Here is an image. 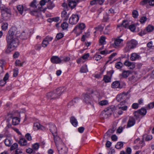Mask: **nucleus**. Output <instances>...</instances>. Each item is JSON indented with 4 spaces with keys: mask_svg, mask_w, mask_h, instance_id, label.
I'll return each instance as SVG.
<instances>
[{
    "mask_svg": "<svg viewBox=\"0 0 154 154\" xmlns=\"http://www.w3.org/2000/svg\"><path fill=\"white\" fill-rule=\"evenodd\" d=\"M26 137L28 140H32V137L30 134L29 133H27L26 136Z\"/></svg>",
    "mask_w": 154,
    "mask_h": 154,
    "instance_id": "nucleus-62",
    "label": "nucleus"
},
{
    "mask_svg": "<svg viewBox=\"0 0 154 154\" xmlns=\"http://www.w3.org/2000/svg\"><path fill=\"white\" fill-rule=\"evenodd\" d=\"M22 151L19 149H17L15 151V154H22Z\"/></svg>",
    "mask_w": 154,
    "mask_h": 154,
    "instance_id": "nucleus-64",
    "label": "nucleus"
},
{
    "mask_svg": "<svg viewBox=\"0 0 154 154\" xmlns=\"http://www.w3.org/2000/svg\"><path fill=\"white\" fill-rule=\"evenodd\" d=\"M49 127L50 131L52 133L53 135L57 134V128L54 124L52 123H49Z\"/></svg>",
    "mask_w": 154,
    "mask_h": 154,
    "instance_id": "nucleus-11",
    "label": "nucleus"
},
{
    "mask_svg": "<svg viewBox=\"0 0 154 154\" xmlns=\"http://www.w3.org/2000/svg\"><path fill=\"white\" fill-rule=\"evenodd\" d=\"M19 143L22 146H26L27 144V141L25 139L22 138L20 140Z\"/></svg>",
    "mask_w": 154,
    "mask_h": 154,
    "instance_id": "nucleus-28",
    "label": "nucleus"
},
{
    "mask_svg": "<svg viewBox=\"0 0 154 154\" xmlns=\"http://www.w3.org/2000/svg\"><path fill=\"white\" fill-rule=\"evenodd\" d=\"M137 44V41L134 39H132L127 43V45L129 49H131L136 47Z\"/></svg>",
    "mask_w": 154,
    "mask_h": 154,
    "instance_id": "nucleus-9",
    "label": "nucleus"
},
{
    "mask_svg": "<svg viewBox=\"0 0 154 154\" xmlns=\"http://www.w3.org/2000/svg\"><path fill=\"white\" fill-rule=\"evenodd\" d=\"M5 63V60H0V67H3V66Z\"/></svg>",
    "mask_w": 154,
    "mask_h": 154,
    "instance_id": "nucleus-60",
    "label": "nucleus"
},
{
    "mask_svg": "<svg viewBox=\"0 0 154 154\" xmlns=\"http://www.w3.org/2000/svg\"><path fill=\"white\" fill-rule=\"evenodd\" d=\"M128 94V93H123L122 94H121L117 95L116 97V99L118 102L122 101L125 102L127 98V95Z\"/></svg>",
    "mask_w": 154,
    "mask_h": 154,
    "instance_id": "nucleus-6",
    "label": "nucleus"
},
{
    "mask_svg": "<svg viewBox=\"0 0 154 154\" xmlns=\"http://www.w3.org/2000/svg\"><path fill=\"white\" fill-rule=\"evenodd\" d=\"M70 121L72 125L75 127L77 126L78 122L77 119L74 117H72L70 119Z\"/></svg>",
    "mask_w": 154,
    "mask_h": 154,
    "instance_id": "nucleus-22",
    "label": "nucleus"
},
{
    "mask_svg": "<svg viewBox=\"0 0 154 154\" xmlns=\"http://www.w3.org/2000/svg\"><path fill=\"white\" fill-rule=\"evenodd\" d=\"M55 6V5L53 2H49L48 5L47 7L49 9H51Z\"/></svg>",
    "mask_w": 154,
    "mask_h": 154,
    "instance_id": "nucleus-33",
    "label": "nucleus"
},
{
    "mask_svg": "<svg viewBox=\"0 0 154 154\" xmlns=\"http://www.w3.org/2000/svg\"><path fill=\"white\" fill-rule=\"evenodd\" d=\"M113 72V71L111 70L107 75H104L103 80L105 82H108L111 81V76Z\"/></svg>",
    "mask_w": 154,
    "mask_h": 154,
    "instance_id": "nucleus-10",
    "label": "nucleus"
},
{
    "mask_svg": "<svg viewBox=\"0 0 154 154\" xmlns=\"http://www.w3.org/2000/svg\"><path fill=\"white\" fill-rule=\"evenodd\" d=\"M64 35L62 33H57L56 36V38L57 40H59L62 38L63 37Z\"/></svg>",
    "mask_w": 154,
    "mask_h": 154,
    "instance_id": "nucleus-43",
    "label": "nucleus"
},
{
    "mask_svg": "<svg viewBox=\"0 0 154 154\" xmlns=\"http://www.w3.org/2000/svg\"><path fill=\"white\" fill-rule=\"evenodd\" d=\"M101 56L100 55H96L94 57V58H95V60L97 61L99 60L101 58Z\"/></svg>",
    "mask_w": 154,
    "mask_h": 154,
    "instance_id": "nucleus-61",
    "label": "nucleus"
},
{
    "mask_svg": "<svg viewBox=\"0 0 154 154\" xmlns=\"http://www.w3.org/2000/svg\"><path fill=\"white\" fill-rule=\"evenodd\" d=\"M129 28L131 31L132 32L134 31L136 29L135 26L134 24L130 25L129 26Z\"/></svg>",
    "mask_w": 154,
    "mask_h": 154,
    "instance_id": "nucleus-50",
    "label": "nucleus"
},
{
    "mask_svg": "<svg viewBox=\"0 0 154 154\" xmlns=\"http://www.w3.org/2000/svg\"><path fill=\"white\" fill-rule=\"evenodd\" d=\"M39 147V144L38 143H36L32 145V148L33 149L37 150L38 149Z\"/></svg>",
    "mask_w": 154,
    "mask_h": 154,
    "instance_id": "nucleus-57",
    "label": "nucleus"
},
{
    "mask_svg": "<svg viewBox=\"0 0 154 154\" xmlns=\"http://www.w3.org/2000/svg\"><path fill=\"white\" fill-rule=\"evenodd\" d=\"M57 147L59 154H67L68 149L64 144Z\"/></svg>",
    "mask_w": 154,
    "mask_h": 154,
    "instance_id": "nucleus-7",
    "label": "nucleus"
},
{
    "mask_svg": "<svg viewBox=\"0 0 154 154\" xmlns=\"http://www.w3.org/2000/svg\"><path fill=\"white\" fill-rule=\"evenodd\" d=\"M17 8L19 13H20L21 14H22L23 11V6L21 5H18L17 7Z\"/></svg>",
    "mask_w": 154,
    "mask_h": 154,
    "instance_id": "nucleus-29",
    "label": "nucleus"
},
{
    "mask_svg": "<svg viewBox=\"0 0 154 154\" xmlns=\"http://www.w3.org/2000/svg\"><path fill=\"white\" fill-rule=\"evenodd\" d=\"M143 139H145L146 141H148L152 139V137L151 135L145 134L143 135Z\"/></svg>",
    "mask_w": 154,
    "mask_h": 154,
    "instance_id": "nucleus-27",
    "label": "nucleus"
},
{
    "mask_svg": "<svg viewBox=\"0 0 154 154\" xmlns=\"http://www.w3.org/2000/svg\"><path fill=\"white\" fill-rule=\"evenodd\" d=\"M109 116L107 114L105 111L103 110L100 115V117L103 119L107 118Z\"/></svg>",
    "mask_w": 154,
    "mask_h": 154,
    "instance_id": "nucleus-26",
    "label": "nucleus"
},
{
    "mask_svg": "<svg viewBox=\"0 0 154 154\" xmlns=\"http://www.w3.org/2000/svg\"><path fill=\"white\" fill-rule=\"evenodd\" d=\"M27 36V34H26L25 32L24 31L21 34L20 37L22 39H26Z\"/></svg>",
    "mask_w": 154,
    "mask_h": 154,
    "instance_id": "nucleus-48",
    "label": "nucleus"
},
{
    "mask_svg": "<svg viewBox=\"0 0 154 154\" xmlns=\"http://www.w3.org/2000/svg\"><path fill=\"white\" fill-rule=\"evenodd\" d=\"M40 124L38 122L35 123L34 124V128L35 129H40Z\"/></svg>",
    "mask_w": 154,
    "mask_h": 154,
    "instance_id": "nucleus-45",
    "label": "nucleus"
},
{
    "mask_svg": "<svg viewBox=\"0 0 154 154\" xmlns=\"http://www.w3.org/2000/svg\"><path fill=\"white\" fill-rule=\"evenodd\" d=\"M129 26L128 21L124 20L123 21L122 24L118 25L117 27H119L121 26H123L126 28L129 27Z\"/></svg>",
    "mask_w": 154,
    "mask_h": 154,
    "instance_id": "nucleus-19",
    "label": "nucleus"
},
{
    "mask_svg": "<svg viewBox=\"0 0 154 154\" xmlns=\"http://www.w3.org/2000/svg\"><path fill=\"white\" fill-rule=\"evenodd\" d=\"M135 123V120L133 117H130L127 123V128H129L133 126Z\"/></svg>",
    "mask_w": 154,
    "mask_h": 154,
    "instance_id": "nucleus-15",
    "label": "nucleus"
},
{
    "mask_svg": "<svg viewBox=\"0 0 154 154\" xmlns=\"http://www.w3.org/2000/svg\"><path fill=\"white\" fill-rule=\"evenodd\" d=\"M139 113L140 115L144 116L146 113V110L145 109L141 108L140 109L138 110Z\"/></svg>",
    "mask_w": 154,
    "mask_h": 154,
    "instance_id": "nucleus-31",
    "label": "nucleus"
},
{
    "mask_svg": "<svg viewBox=\"0 0 154 154\" xmlns=\"http://www.w3.org/2000/svg\"><path fill=\"white\" fill-rule=\"evenodd\" d=\"M112 40L114 41V42L112 44V45L115 48L120 47L123 41V39L120 38V37L116 38H113Z\"/></svg>",
    "mask_w": 154,
    "mask_h": 154,
    "instance_id": "nucleus-4",
    "label": "nucleus"
},
{
    "mask_svg": "<svg viewBox=\"0 0 154 154\" xmlns=\"http://www.w3.org/2000/svg\"><path fill=\"white\" fill-rule=\"evenodd\" d=\"M68 25L66 22H63L61 25V27L63 29H66L68 27Z\"/></svg>",
    "mask_w": 154,
    "mask_h": 154,
    "instance_id": "nucleus-40",
    "label": "nucleus"
},
{
    "mask_svg": "<svg viewBox=\"0 0 154 154\" xmlns=\"http://www.w3.org/2000/svg\"><path fill=\"white\" fill-rule=\"evenodd\" d=\"M125 102L122 101L118 105V107L119 109H121L123 111H125L127 110L128 106H126L123 105L125 103Z\"/></svg>",
    "mask_w": 154,
    "mask_h": 154,
    "instance_id": "nucleus-18",
    "label": "nucleus"
},
{
    "mask_svg": "<svg viewBox=\"0 0 154 154\" xmlns=\"http://www.w3.org/2000/svg\"><path fill=\"white\" fill-rule=\"evenodd\" d=\"M134 116L136 117V118L137 119L139 118L140 115L139 113V110H138L137 111L134 112Z\"/></svg>",
    "mask_w": 154,
    "mask_h": 154,
    "instance_id": "nucleus-56",
    "label": "nucleus"
},
{
    "mask_svg": "<svg viewBox=\"0 0 154 154\" xmlns=\"http://www.w3.org/2000/svg\"><path fill=\"white\" fill-rule=\"evenodd\" d=\"M65 87H61L57 88L53 91L50 92L47 94V97L50 99L55 100L58 99L61 95L66 91Z\"/></svg>",
    "mask_w": 154,
    "mask_h": 154,
    "instance_id": "nucleus-2",
    "label": "nucleus"
},
{
    "mask_svg": "<svg viewBox=\"0 0 154 154\" xmlns=\"http://www.w3.org/2000/svg\"><path fill=\"white\" fill-rule=\"evenodd\" d=\"M53 135L54 142L57 147L64 144L60 137L57 135V133L54 134Z\"/></svg>",
    "mask_w": 154,
    "mask_h": 154,
    "instance_id": "nucleus-8",
    "label": "nucleus"
},
{
    "mask_svg": "<svg viewBox=\"0 0 154 154\" xmlns=\"http://www.w3.org/2000/svg\"><path fill=\"white\" fill-rule=\"evenodd\" d=\"M115 109V106H111L110 107H108L106 108L104 110V111L108 114L109 116H110L112 113L113 111Z\"/></svg>",
    "mask_w": 154,
    "mask_h": 154,
    "instance_id": "nucleus-14",
    "label": "nucleus"
},
{
    "mask_svg": "<svg viewBox=\"0 0 154 154\" xmlns=\"http://www.w3.org/2000/svg\"><path fill=\"white\" fill-rule=\"evenodd\" d=\"M124 64L125 65L129 67L130 69H132L135 67V65L134 63L128 60H126Z\"/></svg>",
    "mask_w": 154,
    "mask_h": 154,
    "instance_id": "nucleus-16",
    "label": "nucleus"
},
{
    "mask_svg": "<svg viewBox=\"0 0 154 154\" xmlns=\"http://www.w3.org/2000/svg\"><path fill=\"white\" fill-rule=\"evenodd\" d=\"M104 28L101 25H99L98 26L94 28V29L96 30H100V31H102Z\"/></svg>",
    "mask_w": 154,
    "mask_h": 154,
    "instance_id": "nucleus-53",
    "label": "nucleus"
},
{
    "mask_svg": "<svg viewBox=\"0 0 154 154\" xmlns=\"http://www.w3.org/2000/svg\"><path fill=\"white\" fill-rule=\"evenodd\" d=\"M31 14L32 15H35L37 17H39L41 15V12L40 10H32L30 11Z\"/></svg>",
    "mask_w": 154,
    "mask_h": 154,
    "instance_id": "nucleus-20",
    "label": "nucleus"
},
{
    "mask_svg": "<svg viewBox=\"0 0 154 154\" xmlns=\"http://www.w3.org/2000/svg\"><path fill=\"white\" fill-rule=\"evenodd\" d=\"M85 24L84 23H81L79 25V26H76L73 29V31L75 32L77 29L80 30H83L85 28Z\"/></svg>",
    "mask_w": 154,
    "mask_h": 154,
    "instance_id": "nucleus-25",
    "label": "nucleus"
},
{
    "mask_svg": "<svg viewBox=\"0 0 154 154\" xmlns=\"http://www.w3.org/2000/svg\"><path fill=\"white\" fill-rule=\"evenodd\" d=\"M4 143L6 146H10L12 143L11 140L7 139L5 140Z\"/></svg>",
    "mask_w": 154,
    "mask_h": 154,
    "instance_id": "nucleus-35",
    "label": "nucleus"
},
{
    "mask_svg": "<svg viewBox=\"0 0 154 154\" xmlns=\"http://www.w3.org/2000/svg\"><path fill=\"white\" fill-rule=\"evenodd\" d=\"M109 25H108L105 28V30L104 32V33L105 34H107L109 32Z\"/></svg>",
    "mask_w": 154,
    "mask_h": 154,
    "instance_id": "nucleus-59",
    "label": "nucleus"
},
{
    "mask_svg": "<svg viewBox=\"0 0 154 154\" xmlns=\"http://www.w3.org/2000/svg\"><path fill=\"white\" fill-rule=\"evenodd\" d=\"M131 72L129 70H123L122 74H120L122 78H127Z\"/></svg>",
    "mask_w": 154,
    "mask_h": 154,
    "instance_id": "nucleus-17",
    "label": "nucleus"
},
{
    "mask_svg": "<svg viewBox=\"0 0 154 154\" xmlns=\"http://www.w3.org/2000/svg\"><path fill=\"white\" fill-rule=\"evenodd\" d=\"M18 144L17 143H14L11 147V150H13L15 149H16L18 147Z\"/></svg>",
    "mask_w": 154,
    "mask_h": 154,
    "instance_id": "nucleus-44",
    "label": "nucleus"
},
{
    "mask_svg": "<svg viewBox=\"0 0 154 154\" xmlns=\"http://www.w3.org/2000/svg\"><path fill=\"white\" fill-rule=\"evenodd\" d=\"M123 145V142H118L115 146V147L117 149H120L122 147Z\"/></svg>",
    "mask_w": 154,
    "mask_h": 154,
    "instance_id": "nucleus-32",
    "label": "nucleus"
},
{
    "mask_svg": "<svg viewBox=\"0 0 154 154\" xmlns=\"http://www.w3.org/2000/svg\"><path fill=\"white\" fill-rule=\"evenodd\" d=\"M111 86L113 88H120V83L119 81H116L113 82Z\"/></svg>",
    "mask_w": 154,
    "mask_h": 154,
    "instance_id": "nucleus-24",
    "label": "nucleus"
},
{
    "mask_svg": "<svg viewBox=\"0 0 154 154\" xmlns=\"http://www.w3.org/2000/svg\"><path fill=\"white\" fill-rule=\"evenodd\" d=\"M23 62L22 63L20 60H17L15 62V65L16 66H23Z\"/></svg>",
    "mask_w": 154,
    "mask_h": 154,
    "instance_id": "nucleus-39",
    "label": "nucleus"
},
{
    "mask_svg": "<svg viewBox=\"0 0 154 154\" xmlns=\"http://www.w3.org/2000/svg\"><path fill=\"white\" fill-rule=\"evenodd\" d=\"M154 107V102L151 103L149 104L147 106V109H152Z\"/></svg>",
    "mask_w": 154,
    "mask_h": 154,
    "instance_id": "nucleus-55",
    "label": "nucleus"
},
{
    "mask_svg": "<svg viewBox=\"0 0 154 154\" xmlns=\"http://www.w3.org/2000/svg\"><path fill=\"white\" fill-rule=\"evenodd\" d=\"M18 73V69L17 68L14 69V74L13 76L14 77L17 76Z\"/></svg>",
    "mask_w": 154,
    "mask_h": 154,
    "instance_id": "nucleus-52",
    "label": "nucleus"
},
{
    "mask_svg": "<svg viewBox=\"0 0 154 154\" xmlns=\"http://www.w3.org/2000/svg\"><path fill=\"white\" fill-rule=\"evenodd\" d=\"M93 97L96 100L101 98L99 93L96 91H92L91 94H86L83 95V100L87 103H91Z\"/></svg>",
    "mask_w": 154,
    "mask_h": 154,
    "instance_id": "nucleus-3",
    "label": "nucleus"
},
{
    "mask_svg": "<svg viewBox=\"0 0 154 154\" xmlns=\"http://www.w3.org/2000/svg\"><path fill=\"white\" fill-rule=\"evenodd\" d=\"M80 71L82 73H85L88 71L87 65L83 66L81 68Z\"/></svg>",
    "mask_w": 154,
    "mask_h": 154,
    "instance_id": "nucleus-30",
    "label": "nucleus"
},
{
    "mask_svg": "<svg viewBox=\"0 0 154 154\" xmlns=\"http://www.w3.org/2000/svg\"><path fill=\"white\" fill-rule=\"evenodd\" d=\"M148 4L149 5L154 6V0H148Z\"/></svg>",
    "mask_w": 154,
    "mask_h": 154,
    "instance_id": "nucleus-63",
    "label": "nucleus"
},
{
    "mask_svg": "<svg viewBox=\"0 0 154 154\" xmlns=\"http://www.w3.org/2000/svg\"><path fill=\"white\" fill-rule=\"evenodd\" d=\"M20 121V119L18 117H14L12 119V124L14 125H17L19 124Z\"/></svg>",
    "mask_w": 154,
    "mask_h": 154,
    "instance_id": "nucleus-23",
    "label": "nucleus"
},
{
    "mask_svg": "<svg viewBox=\"0 0 154 154\" xmlns=\"http://www.w3.org/2000/svg\"><path fill=\"white\" fill-rule=\"evenodd\" d=\"M105 39L106 38L105 37L103 36H101L99 40L100 43L101 44L103 45L104 42H105Z\"/></svg>",
    "mask_w": 154,
    "mask_h": 154,
    "instance_id": "nucleus-47",
    "label": "nucleus"
},
{
    "mask_svg": "<svg viewBox=\"0 0 154 154\" xmlns=\"http://www.w3.org/2000/svg\"><path fill=\"white\" fill-rule=\"evenodd\" d=\"M70 58L68 57H61V63L63 62H66L70 60Z\"/></svg>",
    "mask_w": 154,
    "mask_h": 154,
    "instance_id": "nucleus-34",
    "label": "nucleus"
},
{
    "mask_svg": "<svg viewBox=\"0 0 154 154\" xmlns=\"http://www.w3.org/2000/svg\"><path fill=\"white\" fill-rule=\"evenodd\" d=\"M36 0H34L31 3L30 5V6L33 8H37V7L36 5Z\"/></svg>",
    "mask_w": 154,
    "mask_h": 154,
    "instance_id": "nucleus-42",
    "label": "nucleus"
},
{
    "mask_svg": "<svg viewBox=\"0 0 154 154\" xmlns=\"http://www.w3.org/2000/svg\"><path fill=\"white\" fill-rule=\"evenodd\" d=\"M49 44L48 41L46 40L45 38L43 40L42 43V46L43 47H46Z\"/></svg>",
    "mask_w": 154,
    "mask_h": 154,
    "instance_id": "nucleus-37",
    "label": "nucleus"
},
{
    "mask_svg": "<svg viewBox=\"0 0 154 154\" xmlns=\"http://www.w3.org/2000/svg\"><path fill=\"white\" fill-rule=\"evenodd\" d=\"M147 18L145 16H143L140 19V22L141 23H144L147 20Z\"/></svg>",
    "mask_w": 154,
    "mask_h": 154,
    "instance_id": "nucleus-51",
    "label": "nucleus"
},
{
    "mask_svg": "<svg viewBox=\"0 0 154 154\" xmlns=\"http://www.w3.org/2000/svg\"><path fill=\"white\" fill-rule=\"evenodd\" d=\"M90 35L89 33H85V35H83L82 38L81 40L82 41L84 42L85 40V38H88Z\"/></svg>",
    "mask_w": 154,
    "mask_h": 154,
    "instance_id": "nucleus-49",
    "label": "nucleus"
},
{
    "mask_svg": "<svg viewBox=\"0 0 154 154\" xmlns=\"http://www.w3.org/2000/svg\"><path fill=\"white\" fill-rule=\"evenodd\" d=\"M8 24L7 23H2V28L3 30H6L8 27Z\"/></svg>",
    "mask_w": 154,
    "mask_h": 154,
    "instance_id": "nucleus-36",
    "label": "nucleus"
},
{
    "mask_svg": "<svg viewBox=\"0 0 154 154\" xmlns=\"http://www.w3.org/2000/svg\"><path fill=\"white\" fill-rule=\"evenodd\" d=\"M154 29V27L151 25H148L146 27V30L148 32H151Z\"/></svg>",
    "mask_w": 154,
    "mask_h": 154,
    "instance_id": "nucleus-38",
    "label": "nucleus"
},
{
    "mask_svg": "<svg viewBox=\"0 0 154 154\" xmlns=\"http://www.w3.org/2000/svg\"><path fill=\"white\" fill-rule=\"evenodd\" d=\"M79 19L78 15L73 14L69 19V23L72 25L75 24L78 22Z\"/></svg>",
    "mask_w": 154,
    "mask_h": 154,
    "instance_id": "nucleus-5",
    "label": "nucleus"
},
{
    "mask_svg": "<svg viewBox=\"0 0 154 154\" xmlns=\"http://www.w3.org/2000/svg\"><path fill=\"white\" fill-rule=\"evenodd\" d=\"M141 58L140 56L138 54L134 53L131 54V56L130 57V60L132 61H135L137 60H138Z\"/></svg>",
    "mask_w": 154,
    "mask_h": 154,
    "instance_id": "nucleus-13",
    "label": "nucleus"
},
{
    "mask_svg": "<svg viewBox=\"0 0 154 154\" xmlns=\"http://www.w3.org/2000/svg\"><path fill=\"white\" fill-rule=\"evenodd\" d=\"M122 66V64L120 62H118L116 63L115 67L118 69L121 68Z\"/></svg>",
    "mask_w": 154,
    "mask_h": 154,
    "instance_id": "nucleus-46",
    "label": "nucleus"
},
{
    "mask_svg": "<svg viewBox=\"0 0 154 154\" xmlns=\"http://www.w3.org/2000/svg\"><path fill=\"white\" fill-rule=\"evenodd\" d=\"M18 32L16 27H12L7 35L6 40L8 45V48L11 51L14 49L19 45L18 37L20 35Z\"/></svg>",
    "mask_w": 154,
    "mask_h": 154,
    "instance_id": "nucleus-1",
    "label": "nucleus"
},
{
    "mask_svg": "<svg viewBox=\"0 0 154 154\" xmlns=\"http://www.w3.org/2000/svg\"><path fill=\"white\" fill-rule=\"evenodd\" d=\"M69 2L68 6L72 9L74 8L76 5V3L74 1L68 0Z\"/></svg>",
    "mask_w": 154,
    "mask_h": 154,
    "instance_id": "nucleus-21",
    "label": "nucleus"
},
{
    "mask_svg": "<svg viewBox=\"0 0 154 154\" xmlns=\"http://www.w3.org/2000/svg\"><path fill=\"white\" fill-rule=\"evenodd\" d=\"M114 132H112L111 131H110V129H109L106 133L105 134V135L108 136V137H110L111 134L113 133Z\"/></svg>",
    "mask_w": 154,
    "mask_h": 154,
    "instance_id": "nucleus-58",
    "label": "nucleus"
},
{
    "mask_svg": "<svg viewBox=\"0 0 154 154\" xmlns=\"http://www.w3.org/2000/svg\"><path fill=\"white\" fill-rule=\"evenodd\" d=\"M108 101L106 100H104L101 101L99 102V104L100 105L104 106L108 104Z\"/></svg>",
    "mask_w": 154,
    "mask_h": 154,
    "instance_id": "nucleus-41",
    "label": "nucleus"
},
{
    "mask_svg": "<svg viewBox=\"0 0 154 154\" xmlns=\"http://www.w3.org/2000/svg\"><path fill=\"white\" fill-rule=\"evenodd\" d=\"M61 57L59 58L57 56H53L51 59V60L53 63L58 64L61 63Z\"/></svg>",
    "mask_w": 154,
    "mask_h": 154,
    "instance_id": "nucleus-12",
    "label": "nucleus"
},
{
    "mask_svg": "<svg viewBox=\"0 0 154 154\" xmlns=\"http://www.w3.org/2000/svg\"><path fill=\"white\" fill-rule=\"evenodd\" d=\"M133 16L134 18H137L138 15V13L137 11L134 10L132 12Z\"/></svg>",
    "mask_w": 154,
    "mask_h": 154,
    "instance_id": "nucleus-54",
    "label": "nucleus"
}]
</instances>
